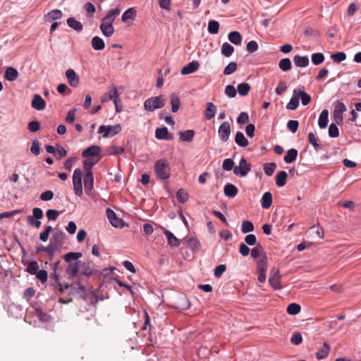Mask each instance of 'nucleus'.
Segmentation results:
<instances>
[{
    "instance_id": "1",
    "label": "nucleus",
    "mask_w": 361,
    "mask_h": 361,
    "mask_svg": "<svg viewBox=\"0 0 361 361\" xmlns=\"http://www.w3.org/2000/svg\"><path fill=\"white\" fill-rule=\"evenodd\" d=\"M121 9L116 8L109 11L107 14L102 19L100 30L102 34L107 37L113 35L115 32L113 23L116 18L120 14Z\"/></svg>"
},
{
    "instance_id": "2",
    "label": "nucleus",
    "mask_w": 361,
    "mask_h": 361,
    "mask_svg": "<svg viewBox=\"0 0 361 361\" xmlns=\"http://www.w3.org/2000/svg\"><path fill=\"white\" fill-rule=\"evenodd\" d=\"M154 171L157 176L162 180L170 177V167L166 159H159L155 162Z\"/></svg>"
},
{
    "instance_id": "3",
    "label": "nucleus",
    "mask_w": 361,
    "mask_h": 361,
    "mask_svg": "<svg viewBox=\"0 0 361 361\" xmlns=\"http://www.w3.org/2000/svg\"><path fill=\"white\" fill-rule=\"evenodd\" d=\"M165 105V99L162 95L147 99L144 103L147 111H152L156 109H161Z\"/></svg>"
},
{
    "instance_id": "4",
    "label": "nucleus",
    "mask_w": 361,
    "mask_h": 361,
    "mask_svg": "<svg viewBox=\"0 0 361 361\" xmlns=\"http://www.w3.org/2000/svg\"><path fill=\"white\" fill-rule=\"evenodd\" d=\"M121 131V126L119 124L114 126H99L98 129L99 133H103L104 137H111Z\"/></svg>"
},
{
    "instance_id": "5",
    "label": "nucleus",
    "mask_w": 361,
    "mask_h": 361,
    "mask_svg": "<svg viewBox=\"0 0 361 361\" xmlns=\"http://www.w3.org/2000/svg\"><path fill=\"white\" fill-rule=\"evenodd\" d=\"M73 184L75 194L80 197L82 195V171L80 169H75L73 175Z\"/></svg>"
},
{
    "instance_id": "6",
    "label": "nucleus",
    "mask_w": 361,
    "mask_h": 361,
    "mask_svg": "<svg viewBox=\"0 0 361 361\" xmlns=\"http://www.w3.org/2000/svg\"><path fill=\"white\" fill-rule=\"evenodd\" d=\"M43 217V212L42 209L35 207L32 209V215L27 217V222L28 224L39 228L41 226V221H39Z\"/></svg>"
},
{
    "instance_id": "7",
    "label": "nucleus",
    "mask_w": 361,
    "mask_h": 361,
    "mask_svg": "<svg viewBox=\"0 0 361 361\" xmlns=\"http://www.w3.org/2000/svg\"><path fill=\"white\" fill-rule=\"evenodd\" d=\"M251 170V164L245 158L240 160L239 165L233 168V173L239 177L245 176Z\"/></svg>"
},
{
    "instance_id": "8",
    "label": "nucleus",
    "mask_w": 361,
    "mask_h": 361,
    "mask_svg": "<svg viewBox=\"0 0 361 361\" xmlns=\"http://www.w3.org/2000/svg\"><path fill=\"white\" fill-rule=\"evenodd\" d=\"M85 266L86 264L81 261H76L73 262V263L68 264L66 269V273L68 275V278L69 279H74L77 276L80 270V268H82Z\"/></svg>"
},
{
    "instance_id": "9",
    "label": "nucleus",
    "mask_w": 361,
    "mask_h": 361,
    "mask_svg": "<svg viewBox=\"0 0 361 361\" xmlns=\"http://www.w3.org/2000/svg\"><path fill=\"white\" fill-rule=\"evenodd\" d=\"M346 111V106L343 102H336L334 104V109L333 111V116L335 122L337 124L343 123V114Z\"/></svg>"
},
{
    "instance_id": "10",
    "label": "nucleus",
    "mask_w": 361,
    "mask_h": 361,
    "mask_svg": "<svg viewBox=\"0 0 361 361\" xmlns=\"http://www.w3.org/2000/svg\"><path fill=\"white\" fill-rule=\"evenodd\" d=\"M109 100H112L114 104H116V102H121V99L119 97V94L118 92L117 88L114 85H112L109 88L107 94L103 96L102 98V103L107 102Z\"/></svg>"
},
{
    "instance_id": "11",
    "label": "nucleus",
    "mask_w": 361,
    "mask_h": 361,
    "mask_svg": "<svg viewBox=\"0 0 361 361\" xmlns=\"http://www.w3.org/2000/svg\"><path fill=\"white\" fill-rule=\"evenodd\" d=\"M219 136L222 142H226L231 134V126L228 121H224L219 128Z\"/></svg>"
},
{
    "instance_id": "12",
    "label": "nucleus",
    "mask_w": 361,
    "mask_h": 361,
    "mask_svg": "<svg viewBox=\"0 0 361 361\" xmlns=\"http://www.w3.org/2000/svg\"><path fill=\"white\" fill-rule=\"evenodd\" d=\"M281 276L278 269H271V276L269 279V283L274 290H279L281 288Z\"/></svg>"
},
{
    "instance_id": "13",
    "label": "nucleus",
    "mask_w": 361,
    "mask_h": 361,
    "mask_svg": "<svg viewBox=\"0 0 361 361\" xmlns=\"http://www.w3.org/2000/svg\"><path fill=\"white\" fill-rule=\"evenodd\" d=\"M106 214L109 222L113 226L117 228L123 227V221L121 219L117 217L116 213L112 209L107 208L106 210Z\"/></svg>"
},
{
    "instance_id": "14",
    "label": "nucleus",
    "mask_w": 361,
    "mask_h": 361,
    "mask_svg": "<svg viewBox=\"0 0 361 361\" xmlns=\"http://www.w3.org/2000/svg\"><path fill=\"white\" fill-rule=\"evenodd\" d=\"M100 152L101 148L99 146L92 145L82 152V157L90 158V159H92L94 157H98Z\"/></svg>"
},
{
    "instance_id": "15",
    "label": "nucleus",
    "mask_w": 361,
    "mask_h": 361,
    "mask_svg": "<svg viewBox=\"0 0 361 361\" xmlns=\"http://www.w3.org/2000/svg\"><path fill=\"white\" fill-rule=\"evenodd\" d=\"M66 76L68 84L73 87H77L80 84V79L73 69H68L66 72Z\"/></svg>"
},
{
    "instance_id": "16",
    "label": "nucleus",
    "mask_w": 361,
    "mask_h": 361,
    "mask_svg": "<svg viewBox=\"0 0 361 361\" xmlns=\"http://www.w3.org/2000/svg\"><path fill=\"white\" fill-rule=\"evenodd\" d=\"M200 67V63L197 61H192L190 63H188L181 69L182 75H188L190 73H195L198 70Z\"/></svg>"
},
{
    "instance_id": "17",
    "label": "nucleus",
    "mask_w": 361,
    "mask_h": 361,
    "mask_svg": "<svg viewBox=\"0 0 361 361\" xmlns=\"http://www.w3.org/2000/svg\"><path fill=\"white\" fill-rule=\"evenodd\" d=\"M155 136L159 140H171L173 139V135L169 133L166 127L157 128Z\"/></svg>"
},
{
    "instance_id": "18",
    "label": "nucleus",
    "mask_w": 361,
    "mask_h": 361,
    "mask_svg": "<svg viewBox=\"0 0 361 361\" xmlns=\"http://www.w3.org/2000/svg\"><path fill=\"white\" fill-rule=\"evenodd\" d=\"M31 105L32 108L41 111L45 108L46 103L39 94H36L33 96Z\"/></svg>"
},
{
    "instance_id": "19",
    "label": "nucleus",
    "mask_w": 361,
    "mask_h": 361,
    "mask_svg": "<svg viewBox=\"0 0 361 361\" xmlns=\"http://www.w3.org/2000/svg\"><path fill=\"white\" fill-rule=\"evenodd\" d=\"M63 13L59 9H54L44 16V20L46 22H52L59 20L62 18Z\"/></svg>"
},
{
    "instance_id": "20",
    "label": "nucleus",
    "mask_w": 361,
    "mask_h": 361,
    "mask_svg": "<svg viewBox=\"0 0 361 361\" xmlns=\"http://www.w3.org/2000/svg\"><path fill=\"white\" fill-rule=\"evenodd\" d=\"M94 176L92 172H86L84 177L85 191H90L93 188Z\"/></svg>"
},
{
    "instance_id": "21",
    "label": "nucleus",
    "mask_w": 361,
    "mask_h": 361,
    "mask_svg": "<svg viewBox=\"0 0 361 361\" xmlns=\"http://www.w3.org/2000/svg\"><path fill=\"white\" fill-rule=\"evenodd\" d=\"M238 191L237 187L231 183H227L224 188L225 195L228 197H235L238 194Z\"/></svg>"
},
{
    "instance_id": "22",
    "label": "nucleus",
    "mask_w": 361,
    "mask_h": 361,
    "mask_svg": "<svg viewBox=\"0 0 361 361\" xmlns=\"http://www.w3.org/2000/svg\"><path fill=\"white\" fill-rule=\"evenodd\" d=\"M330 350V345L327 343H324L322 348L316 353V357L318 360L325 359L329 355Z\"/></svg>"
},
{
    "instance_id": "23",
    "label": "nucleus",
    "mask_w": 361,
    "mask_h": 361,
    "mask_svg": "<svg viewBox=\"0 0 361 361\" xmlns=\"http://www.w3.org/2000/svg\"><path fill=\"white\" fill-rule=\"evenodd\" d=\"M18 77V71L13 67H8L5 71L4 78L8 81H14Z\"/></svg>"
},
{
    "instance_id": "24",
    "label": "nucleus",
    "mask_w": 361,
    "mask_h": 361,
    "mask_svg": "<svg viewBox=\"0 0 361 361\" xmlns=\"http://www.w3.org/2000/svg\"><path fill=\"white\" fill-rule=\"evenodd\" d=\"M216 112V106L212 102L207 103L205 109V118L207 120H211L215 116Z\"/></svg>"
},
{
    "instance_id": "25",
    "label": "nucleus",
    "mask_w": 361,
    "mask_h": 361,
    "mask_svg": "<svg viewBox=\"0 0 361 361\" xmlns=\"http://www.w3.org/2000/svg\"><path fill=\"white\" fill-rule=\"evenodd\" d=\"M164 233L167 238L169 245L171 247H177L180 245V240L171 231L165 230Z\"/></svg>"
},
{
    "instance_id": "26",
    "label": "nucleus",
    "mask_w": 361,
    "mask_h": 361,
    "mask_svg": "<svg viewBox=\"0 0 361 361\" xmlns=\"http://www.w3.org/2000/svg\"><path fill=\"white\" fill-rule=\"evenodd\" d=\"M82 257L80 252H70L62 256V258L68 264L78 261V259Z\"/></svg>"
},
{
    "instance_id": "27",
    "label": "nucleus",
    "mask_w": 361,
    "mask_h": 361,
    "mask_svg": "<svg viewBox=\"0 0 361 361\" xmlns=\"http://www.w3.org/2000/svg\"><path fill=\"white\" fill-rule=\"evenodd\" d=\"M272 204V195L270 192H266L262 195L261 205L264 209H269Z\"/></svg>"
},
{
    "instance_id": "28",
    "label": "nucleus",
    "mask_w": 361,
    "mask_h": 361,
    "mask_svg": "<svg viewBox=\"0 0 361 361\" xmlns=\"http://www.w3.org/2000/svg\"><path fill=\"white\" fill-rule=\"evenodd\" d=\"M92 47L94 50L100 51L104 49L105 44L104 40L99 37H94L91 41Z\"/></svg>"
},
{
    "instance_id": "29",
    "label": "nucleus",
    "mask_w": 361,
    "mask_h": 361,
    "mask_svg": "<svg viewBox=\"0 0 361 361\" xmlns=\"http://www.w3.org/2000/svg\"><path fill=\"white\" fill-rule=\"evenodd\" d=\"M288 174L284 171H279L276 176V184L278 187H283L286 183Z\"/></svg>"
},
{
    "instance_id": "30",
    "label": "nucleus",
    "mask_w": 361,
    "mask_h": 361,
    "mask_svg": "<svg viewBox=\"0 0 361 361\" xmlns=\"http://www.w3.org/2000/svg\"><path fill=\"white\" fill-rule=\"evenodd\" d=\"M329 111L326 109L323 110L319 117L318 125L319 128H324L327 126L329 122Z\"/></svg>"
},
{
    "instance_id": "31",
    "label": "nucleus",
    "mask_w": 361,
    "mask_h": 361,
    "mask_svg": "<svg viewBox=\"0 0 361 361\" xmlns=\"http://www.w3.org/2000/svg\"><path fill=\"white\" fill-rule=\"evenodd\" d=\"M180 140L184 142H191L195 135V131L192 130H187L185 131L179 132Z\"/></svg>"
},
{
    "instance_id": "32",
    "label": "nucleus",
    "mask_w": 361,
    "mask_h": 361,
    "mask_svg": "<svg viewBox=\"0 0 361 361\" xmlns=\"http://www.w3.org/2000/svg\"><path fill=\"white\" fill-rule=\"evenodd\" d=\"M228 40L235 45H240L242 42V36L238 31H233L228 34Z\"/></svg>"
},
{
    "instance_id": "33",
    "label": "nucleus",
    "mask_w": 361,
    "mask_h": 361,
    "mask_svg": "<svg viewBox=\"0 0 361 361\" xmlns=\"http://www.w3.org/2000/svg\"><path fill=\"white\" fill-rule=\"evenodd\" d=\"M299 106V97L297 94V90L293 91V96L288 103L286 108L290 110H295Z\"/></svg>"
},
{
    "instance_id": "34",
    "label": "nucleus",
    "mask_w": 361,
    "mask_h": 361,
    "mask_svg": "<svg viewBox=\"0 0 361 361\" xmlns=\"http://www.w3.org/2000/svg\"><path fill=\"white\" fill-rule=\"evenodd\" d=\"M294 63L298 67H306L309 65V59L307 56L296 55L293 58Z\"/></svg>"
},
{
    "instance_id": "35",
    "label": "nucleus",
    "mask_w": 361,
    "mask_h": 361,
    "mask_svg": "<svg viewBox=\"0 0 361 361\" xmlns=\"http://www.w3.org/2000/svg\"><path fill=\"white\" fill-rule=\"evenodd\" d=\"M235 142L240 147H246L249 144V142L247 139L245 137L244 134L240 131L237 132L235 135Z\"/></svg>"
},
{
    "instance_id": "36",
    "label": "nucleus",
    "mask_w": 361,
    "mask_h": 361,
    "mask_svg": "<svg viewBox=\"0 0 361 361\" xmlns=\"http://www.w3.org/2000/svg\"><path fill=\"white\" fill-rule=\"evenodd\" d=\"M68 25L75 30V31L80 32L82 30V25L80 22L76 20L74 18L71 17L67 19Z\"/></svg>"
},
{
    "instance_id": "37",
    "label": "nucleus",
    "mask_w": 361,
    "mask_h": 361,
    "mask_svg": "<svg viewBox=\"0 0 361 361\" xmlns=\"http://www.w3.org/2000/svg\"><path fill=\"white\" fill-rule=\"evenodd\" d=\"M298 156L297 149L293 148L286 152V154L284 157V161L287 164H290L295 161Z\"/></svg>"
},
{
    "instance_id": "38",
    "label": "nucleus",
    "mask_w": 361,
    "mask_h": 361,
    "mask_svg": "<svg viewBox=\"0 0 361 361\" xmlns=\"http://www.w3.org/2000/svg\"><path fill=\"white\" fill-rule=\"evenodd\" d=\"M64 236H65V234L62 231L55 233L52 235L50 243H52L56 246L60 245L63 244V243Z\"/></svg>"
},
{
    "instance_id": "39",
    "label": "nucleus",
    "mask_w": 361,
    "mask_h": 361,
    "mask_svg": "<svg viewBox=\"0 0 361 361\" xmlns=\"http://www.w3.org/2000/svg\"><path fill=\"white\" fill-rule=\"evenodd\" d=\"M170 102L171 104V111L173 112H177L180 107V99L178 95L173 93L170 96Z\"/></svg>"
},
{
    "instance_id": "40",
    "label": "nucleus",
    "mask_w": 361,
    "mask_h": 361,
    "mask_svg": "<svg viewBox=\"0 0 361 361\" xmlns=\"http://www.w3.org/2000/svg\"><path fill=\"white\" fill-rule=\"evenodd\" d=\"M125 152V149L122 147H117L116 145H111L109 147L106 149V154L109 156L111 155H117L121 154Z\"/></svg>"
},
{
    "instance_id": "41",
    "label": "nucleus",
    "mask_w": 361,
    "mask_h": 361,
    "mask_svg": "<svg viewBox=\"0 0 361 361\" xmlns=\"http://www.w3.org/2000/svg\"><path fill=\"white\" fill-rule=\"evenodd\" d=\"M251 256L254 259L260 258L263 255L264 248L260 244H257L255 247H253L251 250Z\"/></svg>"
},
{
    "instance_id": "42",
    "label": "nucleus",
    "mask_w": 361,
    "mask_h": 361,
    "mask_svg": "<svg viewBox=\"0 0 361 361\" xmlns=\"http://www.w3.org/2000/svg\"><path fill=\"white\" fill-rule=\"evenodd\" d=\"M233 51H234L233 47L231 46L228 42H224L222 44V47H221V54L224 56H225L226 57H229L230 56H231V54L233 53Z\"/></svg>"
},
{
    "instance_id": "43",
    "label": "nucleus",
    "mask_w": 361,
    "mask_h": 361,
    "mask_svg": "<svg viewBox=\"0 0 361 361\" xmlns=\"http://www.w3.org/2000/svg\"><path fill=\"white\" fill-rule=\"evenodd\" d=\"M255 229L253 224L247 220H245L242 222L241 231L243 233H247L253 231Z\"/></svg>"
},
{
    "instance_id": "44",
    "label": "nucleus",
    "mask_w": 361,
    "mask_h": 361,
    "mask_svg": "<svg viewBox=\"0 0 361 361\" xmlns=\"http://www.w3.org/2000/svg\"><path fill=\"white\" fill-rule=\"evenodd\" d=\"M250 85L246 82L240 83L238 85V91L241 96H245L250 90Z\"/></svg>"
},
{
    "instance_id": "45",
    "label": "nucleus",
    "mask_w": 361,
    "mask_h": 361,
    "mask_svg": "<svg viewBox=\"0 0 361 361\" xmlns=\"http://www.w3.org/2000/svg\"><path fill=\"white\" fill-rule=\"evenodd\" d=\"M279 66L281 70L288 71L291 68V61L288 58L282 59L279 63Z\"/></svg>"
},
{
    "instance_id": "46",
    "label": "nucleus",
    "mask_w": 361,
    "mask_h": 361,
    "mask_svg": "<svg viewBox=\"0 0 361 361\" xmlns=\"http://www.w3.org/2000/svg\"><path fill=\"white\" fill-rule=\"evenodd\" d=\"M258 271H267V257L262 255L257 261Z\"/></svg>"
},
{
    "instance_id": "47",
    "label": "nucleus",
    "mask_w": 361,
    "mask_h": 361,
    "mask_svg": "<svg viewBox=\"0 0 361 361\" xmlns=\"http://www.w3.org/2000/svg\"><path fill=\"white\" fill-rule=\"evenodd\" d=\"M38 269L39 265L37 262L32 261L28 263L26 268V271H27L31 275H35L37 272Z\"/></svg>"
},
{
    "instance_id": "48",
    "label": "nucleus",
    "mask_w": 361,
    "mask_h": 361,
    "mask_svg": "<svg viewBox=\"0 0 361 361\" xmlns=\"http://www.w3.org/2000/svg\"><path fill=\"white\" fill-rule=\"evenodd\" d=\"M219 30V23L216 20H210L208 23V32L211 34L218 33Z\"/></svg>"
},
{
    "instance_id": "49",
    "label": "nucleus",
    "mask_w": 361,
    "mask_h": 361,
    "mask_svg": "<svg viewBox=\"0 0 361 361\" xmlns=\"http://www.w3.org/2000/svg\"><path fill=\"white\" fill-rule=\"evenodd\" d=\"M297 94L299 97V99L300 98L301 99L302 105H304V106L307 105L310 102V101H311L310 96L307 93L305 92L304 91H298V92H297Z\"/></svg>"
},
{
    "instance_id": "50",
    "label": "nucleus",
    "mask_w": 361,
    "mask_h": 361,
    "mask_svg": "<svg viewBox=\"0 0 361 361\" xmlns=\"http://www.w3.org/2000/svg\"><path fill=\"white\" fill-rule=\"evenodd\" d=\"M311 59L314 65H319L324 62V56L322 53H314L312 55Z\"/></svg>"
},
{
    "instance_id": "51",
    "label": "nucleus",
    "mask_w": 361,
    "mask_h": 361,
    "mask_svg": "<svg viewBox=\"0 0 361 361\" xmlns=\"http://www.w3.org/2000/svg\"><path fill=\"white\" fill-rule=\"evenodd\" d=\"M237 63L234 61L230 62L224 68V75H231L234 73L237 70Z\"/></svg>"
},
{
    "instance_id": "52",
    "label": "nucleus",
    "mask_w": 361,
    "mask_h": 361,
    "mask_svg": "<svg viewBox=\"0 0 361 361\" xmlns=\"http://www.w3.org/2000/svg\"><path fill=\"white\" fill-rule=\"evenodd\" d=\"M276 169V164L274 162L267 163L264 165V173L267 176H271Z\"/></svg>"
},
{
    "instance_id": "53",
    "label": "nucleus",
    "mask_w": 361,
    "mask_h": 361,
    "mask_svg": "<svg viewBox=\"0 0 361 361\" xmlns=\"http://www.w3.org/2000/svg\"><path fill=\"white\" fill-rule=\"evenodd\" d=\"M300 306L298 304L291 303L287 307V312L289 314L295 315L300 312Z\"/></svg>"
},
{
    "instance_id": "54",
    "label": "nucleus",
    "mask_w": 361,
    "mask_h": 361,
    "mask_svg": "<svg viewBox=\"0 0 361 361\" xmlns=\"http://www.w3.org/2000/svg\"><path fill=\"white\" fill-rule=\"evenodd\" d=\"M135 15V10L133 8H130L126 10L122 15V20L127 21L128 19H132Z\"/></svg>"
},
{
    "instance_id": "55",
    "label": "nucleus",
    "mask_w": 361,
    "mask_h": 361,
    "mask_svg": "<svg viewBox=\"0 0 361 361\" xmlns=\"http://www.w3.org/2000/svg\"><path fill=\"white\" fill-rule=\"evenodd\" d=\"M52 230L53 228L51 226H46L45 230L39 234V239L43 242L47 241Z\"/></svg>"
},
{
    "instance_id": "56",
    "label": "nucleus",
    "mask_w": 361,
    "mask_h": 361,
    "mask_svg": "<svg viewBox=\"0 0 361 361\" xmlns=\"http://www.w3.org/2000/svg\"><path fill=\"white\" fill-rule=\"evenodd\" d=\"M332 60L336 63H341L346 59V54L344 52H337L331 56Z\"/></svg>"
},
{
    "instance_id": "57",
    "label": "nucleus",
    "mask_w": 361,
    "mask_h": 361,
    "mask_svg": "<svg viewBox=\"0 0 361 361\" xmlns=\"http://www.w3.org/2000/svg\"><path fill=\"white\" fill-rule=\"evenodd\" d=\"M329 135L331 137H337L339 135V130L336 124H330L329 127Z\"/></svg>"
},
{
    "instance_id": "58",
    "label": "nucleus",
    "mask_w": 361,
    "mask_h": 361,
    "mask_svg": "<svg viewBox=\"0 0 361 361\" xmlns=\"http://www.w3.org/2000/svg\"><path fill=\"white\" fill-rule=\"evenodd\" d=\"M308 142L317 150L319 148V145L317 142V138L314 133L308 134Z\"/></svg>"
},
{
    "instance_id": "59",
    "label": "nucleus",
    "mask_w": 361,
    "mask_h": 361,
    "mask_svg": "<svg viewBox=\"0 0 361 361\" xmlns=\"http://www.w3.org/2000/svg\"><path fill=\"white\" fill-rule=\"evenodd\" d=\"M99 157L97 158V159L94 161H92V159H85L84 161V168L86 171V172H92L91 171V169L92 167L96 164L98 162V161L99 160Z\"/></svg>"
},
{
    "instance_id": "60",
    "label": "nucleus",
    "mask_w": 361,
    "mask_h": 361,
    "mask_svg": "<svg viewBox=\"0 0 361 361\" xmlns=\"http://www.w3.org/2000/svg\"><path fill=\"white\" fill-rule=\"evenodd\" d=\"M177 198L179 202H185L188 200V194L183 189H179L177 192Z\"/></svg>"
},
{
    "instance_id": "61",
    "label": "nucleus",
    "mask_w": 361,
    "mask_h": 361,
    "mask_svg": "<svg viewBox=\"0 0 361 361\" xmlns=\"http://www.w3.org/2000/svg\"><path fill=\"white\" fill-rule=\"evenodd\" d=\"M236 89L233 85H228L225 88V94L231 98L235 97L236 96Z\"/></svg>"
},
{
    "instance_id": "62",
    "label": "nucleus",
    "mask_w": 361,
    "mask_h": 361,
    "mask_svg": "<svg viewBox=\"0 0 361 361\" xmlns=\"http://www.w3.org/2000/svg\"><path fill=\"white\" fill-rule=\"evenodd\" d=\"M59 214L60 212L59 211L54 209H48L46 212L47 217L49 221H55Z\"/></svg>"
},
{
    "instance_id": "63",
    "label": "nucleus",
    "mask_w": 361,
    "mask_h": 361,
    "mask_svg": "<svg viewBox=\"0 0 361 361\" xmlns=\"http://www.w3.org/2000/svg\"><path fill=\"white\" fill-rule=\"evenodd\" d=\"M35 275H36V278L42 283L46 282L47 281V271L44 269L37 271V272Z\"/></svg>"
},
{
    "instance_id": "64",
    "label": "nucleus",
    "mask_w": 361,
    "mask_h": 361,
    "mask_svg": "<svg viewBox=\"0 0 361 361\" xmlns=\"http://www.w3.org/2000/svg\"><path fill=\"white\" fill-rule=\"evenodd\" d=\"M249 116L246 112H241L237 118V123L243 125L248 123Z\"/></svg>"
}]
</instances>
